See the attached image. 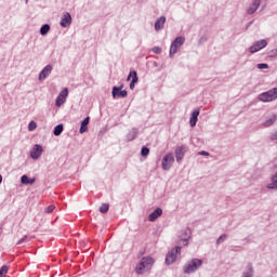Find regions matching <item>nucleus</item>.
I'll return each instance as SVG.
<instances>
[{
	"mask_svg": "<svg viewBox=\"0 0 277 277\" xmlns=\"http://www.w3.org/2000/svg\"><path fill=\"white\" fill-rule=\"evenodd\" d=\"M153 265H155V260L151 256H144L136 265L135 273L138 275L146 274V272H150Z\"/></svg>",
	"mask_w": 277,
	"mask_h": 277,
	"instance_id": "obj_1",
	"label": "nucleus"
},
{
	"mask_svg": "<svg viewBox=\"0 0 277 277\" xmlns=\"http://www.w3.org/2000/svg\"><path fill=\"white\" fill-rule=\"evenodd\" d=\"M202 267V260L193 259L184 266V274H194V272H198Z\"/></svg>",
	"mask_w": 277,
	"mask_h": 277,
	"instance_id": "obj_2",
	"label": "nucleus"
},
{
	"mask_svg": "<svg viewBox=\"0 0 277 277\" xmlns=\"http://www.w3.org/2000/svg\"><path fill=\"white\" fill-rule=\"evenodd\" d=\"M181 256V246H176L171 249L166 255V265H172V263H176Z\"/></svg>",
	"mask_w": 277,
	"mask_h": 277,
	"instance_id": "obj_3",
	"label": "nucleus"
},
{
	"mask_svg": "<svg viewBox=\"0 0 277 277\" xmlns=\"http://www.w3.org/2000/svg\"><path fill=\"white\" fill-rule=\"evenodd\" d=\"M276 98H277V88H273L259 95V101H261L262 103H272V101H276Z\"/></svg>",
	"mask_w": 277,
	"mask_h": 277,
	"instance_id": "obj_4",
	"label": "nucleus"
},
{
	"mask_svg": "<svg viewBox=\"0 0 277 277\" xmlns=\"http://www.w3.org/2000/svg\"><path fill=\"white\" fill-rule=\"evenodd\" d=\"M183 44H185V39L183 37H176L170 47V52L169 55L170 57H173V55H176V53H179L181 47H183Z\"/></svg>",
	"mask_w": 277,
	"mask_h": 277,
	"instance_id": "obj_5",
	"label": "nucleus"
},
{
	"mask_svg": "<svg viewBox=\"0 0 277 277\" xmlns=\"http://www.w3.org/2000/svg\"><path fill=\"white\" fill-rule=\"evenodd\" d=\"M177 237H179L177 246H187L192 237V229L185 228L180 233Z\"/></svg>",
	"mask_w": 277,
	"mask_h": 277,
	"instance_id": "obj_6",
	"label": "nucleus"
},
{
	"mask_svg": "<svg viewBox=\"0 0 277 277\" xmlns=\"http://www.w3.org/2000/svg\"><path fill=\"white\" fill-rule=\"evenodd\" d=\"M162 170H170L172 168V166H174V154L173 153H169L167 155L163 156L162 158Z\"/></svg>",
	"mask_w": 277,
	"mask_h": 277,
	"instance_id": "obj_7",
	"label": "nucleus"
},
{
	"mask_svg": "<svg viewBox=\"0 0 277 277\" xmlns=\"http://www.w3.org/2000/svg\"><path fill=\"white\" fill-rule=\"evenodd\" d=\"M68 98V88H64L56 97L55 107H62Z\"/></svg>",
	"mask_w": 277,
	"mask_h": 277,
	"instance_id": "obj_8",
	"label": "nucleus"
},
{
	"mask_svg": "<svg viewBox=\"0 0 277 277\" xmlns=\"http://www.w3.org/2000/svg\"><path fill=\"white\" fill-rule=\"evenodd\" d=\"M267 47V40L261 39L254 43V45H251L249 48L250 53H259L262 49H265Z\"/></svg>",
	"mask_w": 277,
	"mask_h": 277,
	"instance_id": "obj_9",
	"label": "nucleus"
},
{
	"mask_svg": "<svg viewBox=\"0 0 277 277\" xmlns=\"http://www.w3.org/2000/svg\"><path fill=\"white\" fill-rule=\"evenodd\" d=\"M122 85L113 88V98H127V90H122Z\"/></svg>",
	"mask_w": 277,
	"mask_h": 277,
	"instance_id": "obj_10",
	"label": "nucleus"
},
{
	"mask_svg": "<svg viewBox=\"0 0 277 277\" xmlns=\"http://www.w3.org/2000/svg\"><path fill=\"white\" fill-rule=\"evenodd\" d=\"M42 153H43L42 145L36 144L30 150V157L31 159H35V160L40 159V157H42Z\"/></svg>",
	"mask_w": 277,
	"mask_h": 277,
	"instance_id": "obj_11",
	"label": "nucleus"
},
{
	"mask_svg": "<svg viewBox=\"0 0 277 277\" xmlns=\"http://www.w3.org/2000/svg\"><path fill=\"white\" fill-rule=\"evenodd\" d=\"M61 27H70L72 25V16H70V13H65L60 22Z\"/></svg>",
	"mask_w": 277,
	"mask_h": 277,
	"instance_id": "obj_12",
	"label": "nucleus"
},
{
	"mask_svg": "<svg viewBox=\"0 0 277 277\" xmlns=\"http://www.w3.org/2000/svg\"><path fill=\"white\" fill-rule=\"evenodd\" d=\"M53 72V66L47 65L39 74V81H44Z\"/></svg>",
	"mask_w": 277,
	"mask_h": 277,
	"instance_id": "obj_13",
	"label": "nucleus"
},
{
	"mask_svg": "<svg viewBox=\"0 0 277 277\" xmlns=\"http://www.w3.org/2000/svg\"><path fill=\"white\" fill-rule=\"evenodd\" d=\"M259 8H261V0H253L250 6L247 9V14H254Z\"/></svg>",
	"mask_w": 277,
	"mask_h": 277,
	"instance_id": "obj_14",
	"label": "nucleus"
},
{
	"mask_svg": "<svg viewBox=\"0 0 277 277\" xmlns=\"http://www.w3.org/2000/svg\"><path fill=\"white\" fill-rule=\"evenodd\" d=\"M131 77L132 81L130 82V90H135V83L138 81L137 71H130L127 81H130Z\"/></svg>",
	"mask_w": 277,
	"mask_h": 277,
	"instance_id": "obj_15",
	"label": "nucleus"
},
{
	"mask_svg": "<svg viewBox=\"0 0 277 277\" xmlns=\"http://www.w3.org/2000/svg\"><path fill=\"white\" fill-rule=\"evenodd\" d=\"M163 215V210L161 208H157L154 212H151L148 216L149 222H155L158 217Z\"/></svg>",
	"mask_w": 277,
	"mask_h": 277,
	"instance_id": "obj_16",
	"label": "nucleus"
},
{
	"mask_svg": "<svg viewBox=\"0 0 277 277\" xmlns=\"http://www.w3.org/2000/svg\"><path fill=\"white\" fill-rule=\"evenodd\" d=\"M242 277H254V265L248 263L246 269L242 272Z\"/></svg>",
	"mask_w": 277,
	"mask_h": 277,
	"instance_id": "obj_17",
	"label": "nucleus"
},
{
	"mask_svg": "<svg viewBox=\"0 0 277 277\" xmlns=\"http://www.w3.org/2000/svg\"><path fill=\"white\" fill-rule=\"evenodd\" d=\"M183 157H185V146H180L175 149V159L177 163H180V161H183Z\"/></svg>",
	"mask_w": 277,
	"mask_h": 277,
	"instance_id": "obj_18",
	"label": "nucleus"
},
{
	"mask_svg": "<svg viewBox=\"0 0 277 277\" xmlns=\"http://www.w3.org/2000/svg\"><path fill=\"white\" fill-rule=\"evenodd\" d=\"M198 116H200V110L196 109L192 113V116L189 119L190 127H196V124L198 122Z\"/></svg>",
	"mask_w": 277,
	"mask_h": 277,
	"instance_id": "obj_19",
	"label": "nucleus"
},
{
	"mask_svg": "<svg viewBox=\"0 0 277 277\" xmlns=\"http://www.w3.org/2000/svg\"><path fill=\"white\" fill-rule=\"evenodd\" d=\"M166 25V16H160L156 23H155V29L156 31H161L163 29V26Z\"/></svg>",
	"mask_w": 277,
	"mask_h": 277,
	"instance_id": "obj_20",
	"label": "nucleus"
},
{
	"mask_svg": "<svg viewBox=\"0 0 277 277\" xmlns=\"http://www.w3.org/2000/svg\"><path fill=\"white\" fill-rule=\"evenodd\" d=\"M276 120H277V116L272 115L262 123V127L267 129V128L272 127L276 122Z\"/></svg>",
	"mask_w": 277,
	"mask_h": 277,
	"instance_id": "obj_21",
	"label": "nucleus"
},
{
	"mask_svg": "<svg viewBox=\"0 0 277 277\" xmlns=\"http://www.w3.org/2000/svg\"><path fill=\"white\" fill-rule=\"evenodd\" d=\"M266 187L267 189H277V171L272 175L271 183Z\"/></svg>",
	"mask_w": 277,
	"mask_h": 277,
	"instance_id": "obj_22",
	"label": "nucleus"
},
{
	"mask_svg": "<svg viewBox=\"0 0 277 277\" xmlns=\"http://www.w3.org/2000/svg\"><path fill=\"white\" fill-rule=\"evenodd\" d=\"M137 133H140V130H137L136 128L130 130V132L127 134L128 142H133V140L137 137Z\"/></svg>",
	"mask_w": 277,
	"mask_h": 277,
	"instance_id": "obj_23",
	"label": "nucleus"
},
{
	"mask_svg": "<svg viewBox=\"0 0 277 277\" xmlns=\"http://www.w3.org/2000/svg\"><path fill=\"white\" fill-rule=\"evenodd\" d=\"M89 124H90V117H87L81 122L79 133H85L88 131V126Z\"/></svg>",
	"mask_w": 277,
	"mask_h": 277,
	"instance_id": "obj_24",
	"label": "nucleus"
},
{
	"mask_svg": "<svg viewBox=\"0 0 277 277\" xmlns=\"http://www.w3.org/2000/svg\"><path fill=\"white\" fill-rule=\"evenodd\" d=\"M21 183L22 185H34V183H36V179H29L27 175H22Z\"/></svg>",
	"mask_w": 277,
	"mask_h": 277,
	"instance_id": "obj_25",
	"label": "nucleus"
},
{
	"mask_svg": "<svg viewBox=\"0 0 277 277\" xmlns=\"http://www.w3.org/2000/svg\"><path fill=\"white\" fill-rule=\"evenodd\" d=\"M63 132H64V124H58L53 130V133L56 137H58V135H62Z\"/></svg>",
	"mask_w": 277,
	"mask_h": 277,
	"instance_id": "obj_26",
	"label": "nucleus"
},
{
	"mask_svg": "<svg viewBox=\"0 0 277 277\" xmlns=\"http://www.w3.org/2000/svg\"><path fill=\"white\" fill-rule=\"evenodd\" d=\"M49 31H51V26L49 24H44L43 26H41L40 28L41 36H47Z\"/></svg>",
	"mask_w": 277,
	"mask_h": 277,
	"instance_id": "obj_27",
	"label": "nucleus"
},
{
	"mask_svg": "<svg viewBox=\"0 0 277 277\" xmlns=\"http://www.w3.org/2000/svg\"><path fill=\"white\" fill-rule=\"evenodd\" d=\"M227 238H228V235L226 234L221 235L216 240V245L220 246V243H223V241H226Z\"/></svg>",
	"mask_w": 277,
	"mask_h": 277,
	"instance_id": "obj_28",
	"label": "nucleus"
},
{
	"mask_svg": "<svg viewBox=\"0 0 277 277\" xmlns=\"http://www.w3.org/2000/svg\"><path fill=\"white\" fill-rule=\"evenodd\" d=\"M149 154H150V149L148 147H142L141 149L142 157H148Z\"/></svg>",
	"mask_w": 277,
	"mask_h": 277,
	"instance_id": "obj_29",
	"label": "nucleus"
},
{
	"mask_svg": "<svg viewBox=\"0 0 277 277\" xmlns=\"http://www.w3.org/2000/svg\"><path fill=\"white\" fill-rule=\"evenodd\" d=\"M107 211H109V205L103 203V205L100 207V212H101V213H107Z\"/></svg>",
	"mask_w": 277,
	"mask_h": 277,
	"instance_id": "obj_30",
	"label": "nucleus"
},
{
	"mask_svg": "<svg viewBox=\"0 0 277 277\" xmlns=\"http://www.w3.org/2000/svg\"><path fill=\"white\" fill-rule=\"evenodd\" d=\"M38 128V124L36 123V121H30L28 124V131H36V129Z\"/></svg>",
	"mask_w": 277,
	"mask_h": 277,
	"instance_id": "obj_31",
	"label": "nucleus"
},
{
	"mask_svg": "<svg viewBox=\"0 0 277 277\" xmlns=\"http://www.w3.org/2000/svg\"><path fill=\"white\" fill-rule=\"evenodd\" d=\"M8 275V266L3 265L0 268V277H5Z\"/></svg>",
	"mask_w": 277,
	"mask_h": 277,
	"instance_id": "obj_32",
	"label": "nucleus"
},
{
	"mask_svg": "<svg viewBox=\"0 0 277 277\" xmlns=\"http://www.w3.org/2000/svg\"><path fill=\"white\" fill-rule=\"evenodd\" d=\"M256 68H259L260 70H265L269 68V65H267V63H260L256 65Z\"/></svg>",
	"mask_w": 277,
	"mask_h": 277,
	"instance_id": "obj_33",
	"label": "nucleus"
},
{
	"mask_svg": "<svg viewBox=\"0 0 277 277\" xmlns=\"http://www.w3.org/2000/svg\"><path fill=\"white\" fill-rule=\"evenodd\" d=\"M151 51H153V53H155L156 55H159V54L161 53V48H159V47H154V48L151 49Z\"/></svg>",
	"mask_w": 277,
	"mask_h": 277,
	"instance_id": "obj_34",
	"label": "nucleus"
},
{
	"mask_svg": "<svg viewBox=\"0 0 277 277\" xmlns=\"http://www.w3.org/2000/svg\"><path fill=\"white\" fill-rule=\"evenodd\" d=\"M53 211H55V206H49L45 208V213H53Z\"/></svg>",
	"mask_w": 277,
	"mask_h": 277,
	"instance_id": "obj_35",
	"label": "nucleus"
},
{
	"mask_svg": "<svg viewBox=\"0 0 277 277\" xmlns=\"http://www.w3.org/2000/svg\"><path fill=\"white\" fill-rule=\"evenodd\" d=\"M25 241H27V236H24L22 239H19L16 245L21 246V243H25Z\"/></svg>",
	"mask_w": 277,
	"mask_h": 277,
	"instance_id": "obj_36",
	"label": "nucleus"
},
{
	"mask_svg": "<svg viewBox=\"0 0 277 277\" xmlns=\"http://www.w3.org/2000/svg\"><path fill=\"white\" fill-rule=\"evenodd\" d=\"M199 155H201L203 157H209V153L205 151V150L199 151Z\"/></svg>",
	"mask_w": 277,
	"mask_h": 277,
	"instance_id": "obj_37",
	"label": "nucleus"
},
{
	"mask_svg": "<svg viewBox=\"0 0 277 277\" xmlns=\"http://www.w3.org/2000/svg\"><path fill=\"white\" fill-rule=\"evenodd\" d=\"M3 183V176L0 174V184Z\"/></svg>",
	"mask_w": 277,
	"mask_h": 277,
	"instance_id": "obj_38",
	"label": "nucleus"
},
{
	"mask_svg": "<svg viewBox=\"0 0 277 277\" xmlns=\"http://www.w3.org/2000/svg\"><path fill=\"white\" fill-rule=\"evenodd\" d=\"M1 233H3V229L0 227V235H1Z\"/></svg>",
	"mask_w": 277,
	"mask_h": 277,
	"instance_id": "obj_39",
	"label": "nucleus"
},
{
	"mask_svg": "<svg viewBox=\"0 0 277 277\" xmlns=\"http://www.w3.org/2000/svg\"><path fill=\"white\" fill-rule=\"evenodd\" d=\"M26 3H29V0H26Z\"/></svg>",
	"mask_w": 277,
	"mask_h": 277,
	"instance_id": "obj_40",
	"label": "nucleus"
}]
</instances>
